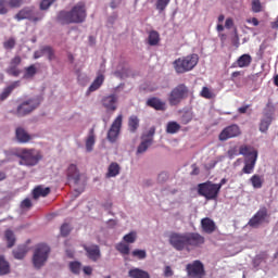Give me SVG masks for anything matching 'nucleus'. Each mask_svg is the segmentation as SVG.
Listing matches in <instances>:
<instances>
[{
  "mask_svg": "<svg viewBox=\"0 0 278 278\" xmlns=\"http://www.w3.org/2000/svg\"><path fill=\"white\" fill-rule=\"evenodd\" d=\"M169 244L176 251H190V249H199L205 244V237L199 232H172L169 235Z\"/></svg>",
  "mask_w": 278,
  "mask_h": 278,
  "instance_id": "f257e3e1",
  "label": "nucleus"
},
{
  "mask_svg": "<svg viewBox=\"0 0 278 278\" xmlns=\"http://www.w3.org/2000/svg\"><path fill=\"white\" fill-rule=\"evenodd\" d=\"M86 18H88L86 2H78L70 11L62 10L56 15V21L61 25H79L86 23Z\"/></svg>",
  "mask_w": 278,
  "mask_h": 278,
  "instance_id": "f03ea898",
  "label": "nucleus"
},
{
  "mask_svg": "<svg viewBox=\"0 0 278 278\" xmlns=\"http://www.w3.org/2000/svg\"><path fill=\"white\" fill-rule=\"evenodd\" d=\"M197 64H199L198 54H189L187 56H181L173 62L174 70L178 75H184V73L192 71V68H194Z\"/></svg>",
  "mask_w": 278,
  "mask_h": 278,
  "instance_id": "7ed1b4c3",
  "label": "nucleus"
},
{
  "mask_svg": "<svg viewBox=\"0 0 278 278\" xmlns=\"http://www.w3.org/2000/svg\"><path fill=\"white\" fill-rule=\"evenodd\" d=\"M20 157V166H36L42 160V154L36 149H22L17 154Z\"/></svg>",
  "mask_w": 278,
  "mask_h": 278,
  "instance_id": "20e7f679",
  "label": "nucleus"
},
{
  "mask_svg": "<svg viewBox=\"0 0 278 278\" xmlns=\"http://www.w3.org/2000/svg\"><path fill=\"white\" fill-rule=\"evenodd\" d=\"M219 192L220 186H216V184L212 181L198 185V194H200V197H204L207 201H214V199H218Z\"/></svg>",
  "mask_w": 278,
  "mask_h": 278,
  "instance_id": "39448f33",
  "label": "nucleus"
},
{
  "mask_svg": "<svg viewBox=\"0 0 278 278\" xmlns=\"http://www.w3.org/2000/svg\"><path fill=\"white\" fill-rule=\"evenodd\" d=\"M49 253H51V248L49 245L41 243L37 245L33 255V264L35 268H42L49 260Z\"/></svg>",
  "mask_w": 278,
  "mask_h": 278,
  "instance_id": "423d86ee",
  "label": "nucleus"
},
{
  "mask_svg": "<svg viewBox=\"0 0 278 278\" xmlns=\"http://www.w3.org/2000/svg\"><path fill=\"white\" fill-rule=\"evenodd\" d=\"M188 86L180 84L176 86L168 96L169 105H179L188 97Z\"/></svg>",
  "mask_w": 278,
  "mask_h": 278,
  "instance_id": "0eeeda50",
  "label": "nucleus"
},
{
  "mask_svg": "<svg viewBox=\"0 0 278 278\" xmlns=\"http://www.w3.org/2000/svg\"><path fill=\"white\" fill-rule=\"evenodd\" d=\"M40 105V98H30L24 102H22L16 109V116L23 117L27 116V114H31L34 110L38 109Z\"/></svg>",
  "mask_w": 278,
  "mask_h": 278,
  "instance_id": "6e6552de",
  "label": "nucleus"
},
{
  "mask_svg": "<svg viewBox=\"0 0 278 278\" xmlns=\"http://www.w3.org/2000/svg\"><path fill=\"white\" fill-rule=\"evenodd\" d=\"M121 129H123V114L117 115L113 121L108 131L106 140L112 143L116 142V140H118V136H121Z\"/></svg>",
  "mask_w": 278,
  "mask_h": 278,
  "instance_id": "1a4fd4ad",
  "label": "nucleus"
},
{
  "mask_svg": "<svg viewBox=\"0 0 278 278\" xmlns=\"http://www.w3.org/2000/svg\"><path fill=\"white\" fill-rule=\"evenodd\" d=\"M238 136H242V130L240 129V126H238V124H232L225 127L220 131V134L218 135V140L220 142H227V140H230L231 138H238Z\"/></svg>",
  "mask_w": 278,
  "mask_h": 278,
  "instance_id": "9d476101",
  "label": "nucleus"
},
{
  "mask_svg": "<svg viewBox=\"0 0 278 278\" xmlns=\"http://www.w3.org/2000/svg\"><path fill=\"white\" fill-rule=\"evenodd\" d=\"M188 277L203 278L205 277V266L201 261H193L186 266Z\"/></svg>",
  "mask_w": 278,
  "mask_h": 278,
  "instance_id": "9b49d317",
  "label": "nucleus"
},
{
  "mask_svg": "<svg viewBox=\"0 0 278 278\" xmlns=\"http://www.w3.org/2000/svg\"><path fill=\"white\" fill-rule=\"evenodd\" d=\"M16 21H33V23H38V21H42L45 18V15L42 13H37V16L34 15V11L29 8L22 9L18 11V13L15 15Z\"/></svg>",
  "mask_w": 278,
  "mask_h": 278,
  "instance_id": "f8f14e48",
  "label": "nucleus"
},
{
  "mask_svg": "<svg viewBox=\"0 0 278 278\" xmlns=\"http://www.w3.org/2000/svg\"><path fill=\"white\" fill-rule=\"evenodd\" d=\"M23 62V59L20 55H15L13 59H11L8 68L5 70V73L8 75H11V77H20L21 73L23 71L18 68Z\"/></svg>",
  "mask_w": 278,
  "mask_h": 278,
  "instance_id": "ddd939ff",
  "label": "nucleus"
},
{
  "mask_svg": "<svg viewBox=\"0 0 278 278\" xmlns=\"http://www.w3.org/2000/svg\"><path fill=\"white\" fill-rule=\"evenodd\" d=\"M268 216V208L266 206L261 207L256 214L249 220L248 225L250 227H260L262 225L263 220H266V217Z\"/></svg>",
  "mask_w": 278,
  "mask_h": 278,
  "instance_id": "4468645a",
  "label": "nucleus"
},
{
  "mask_svg": "<svg viewBox=\"0 0 278 278\" xmlns=\"http://www.w3.org/2000/svg\"><path fill=\"white\" fill-rule=\"evenodd\" d=\"M83 249L87 253V257L91 260V262H99L101 260V249L97 244L91 245H83Z\"/></svg>",
  "mask_w": 278,
  "mask_h": 278,
  "instance_id": "2eb2a0df",
  "label": "nucleus"
},
{
  "mask_svg": "<svg viewBox=\"0 0 278 278\" xmlns=\"http://www.w3.org/2000/svg\"><path fill=\"white\" fill-rule=\"evenodd\" d=\"M47 55L48 60L51 62L55 58V51L50 46H42L39 50L34 52V59L38 60Z\"/></svg>",
  "mask_w": 278,
  "mask_h": 278,
  "instance_id": "dca6fc26",
  "label": "nucleus"
},
{
  "mask_svg": "<svg viewBox=\"0 0 278 278\" xmlns=\"http://www.w3.org/2000/svg\"><path fill=\"white\" fill-rule=\"evenodd\" d=\"M116 103H118V97L116 94L106 96L102 99V104L109 112H116L118 108Z\"/></svg>",
  "mask_w": 278,
  "mask_h": 278,
  "instance_id": "f3484780",
  "label": "nucleus"
},
{
  "mask_svg": "<svg viewBox=\"0 0 278 278\" xmlns=\"http://www.w3.org/2000/svg\"><path fill=\"white\" fill-rule=\"evenodd\" d=\"M147 105L153 110H156V112H166V102L160 98L153 97L148 99Z\"/></svg>",
  "mask_w": 278,
  "mask_h": 278,
  "instance_id": "a211bd4d",
  "label": "nucleus"
},
{
  "mask_svg": "<svg viewBox=\"0 0 278 278\" xmlns=\"http://www.w3.org/2000/svg\"><path fill=\"white\" fill-rule=\"evenodd\" d=\"M21 87V80H15L11 83L9 86H7L2 92L0 93V101H5L16 90V88Z\"/></svg>",
  "mask_w": 278,
  "mask_h": 278,
  "instance_id": "6ab92c4d",
  "label": "nucleus"
},
{
  "mask_svg": "<svg viewBox=\"0 0 278 278\" xmlns=\"http://www.w3.org/2000/svg\"><path fill=\"white\" fill-rule=\"evenodd\" d=\"M201 227L204 233H214V231H216V223H214L210 217L201 219Z\"/></svg>",
  "mask_w": 278,
  "mask_h": 278,
  "instance_id": "aec40b11",
  "label": "nucleus"
},
{
  "mask_svg": "<svg viewBox=\"0 0 278 278\" xmlns=\"http://www.w3.org/2000/svg\"><path fill=\"white\" fill-rule=\"evenodd\" d=\"M253 58H251V54H242L238 58L237 62L232 66H238L239 68H248V66H251Z\"/></svg>",
  "mask_w": 278,
  "mask_h": 278,
  "instance_id": "412c9836",
  "label": "nucleus"
},
{
  "mask_svg": "<svg viewBox=\"0 0 278 278\" xmlns=\"http://www.w3.org/2000/svg\"><path fill=\"white\" fill-rule=\"evenodd\" d=\"M97 142V137L94 136V126L89 130L88 137L85 141L86 151L91 153L94 149V143Z\"/></svg>",
  "mask_w": 278,
  "mask_h": 278,
  "instance_id": "4be33fe9",
  "label": "nucleus"
},
{
  "mask_svg": "<svg viewBox=\"0 0 278 278\" xmlns=\"http://www.w3.org/2000/svg\"><path fill=\"white\" fill-rule=\"evenodd\" d=\"M67 179L73 180L75 184H79L80 175L77 165L71 164L67 168Z\"/></svg>",
  "mask_w": 278,
  "mask_h": 278,
  "instance_id": "5701e85b",
  "label": "nucleus"
},
{
  "mask_svg": "<svg viewBox=\"0 0 278 278\" xmlns=\"http://www.w3.org/2000/svg\"><path fill=\"white\" fill-rule=\"evenodd\" d=\"M105 81V76L103 74H100L96 77V79L92 81L90 87L87 90V94H90V92H97L101 86H103V83Z\"/></svg>",
  "mask_w": 278,
  "mask_h": 278,
  "instance_id": "b1692460",
  "label": "nucleus"
},
{
  "mask_svg": "<svg viewBox=\"0 0 278 278\" xmlns=\"http://www.w3.org/2000/svg\"><path fill=\"white\" fill-rule=\"evenodd\" d=\"M15 137L17 138L18 142L22 144H26V142H29L31 140V136L25 131V128L17 127L15 130Z\"/></svg>",
  "mask_w": 278,
  "mask_h": 278,
  "instance_id": "393cba45",
  "label": "nucleus"
},
{
  "mask_svg": "<svg viewBox=\"0 0 278 278\" xmlns=\"http://www.w3.org/2000/svg\"><path fill=\"white\" fill-rule=\"evenodd\" d=\"M28 251L29 249L27 248V244H21L13 250V257L15 260H25V255H27Z\"/></svg>",
  "mask_w": 278,
  "mask_h": 278,
  "instance_id": "a878e982",
  "label": "nucleus"
},
{
  "mask_svg": "<svg viewBox=\"0 0 278 278\" xmlns=\"http://www.w3.org/2000/svg\"><path fill=\"white\" fill-rule=\"evenodd\" d=\"M51 188L38 186L33 190V199H40V197H49Z\"/></svg>",
  "mask_w": 278,
  "mask_h": 278,
  "instance_id": "bb28decb",
  "label": "nucleus"
},
{
  "mask_svg": "<svg viewBox=\"0 0 278 278\" xmlns=\"http://www.w3.org/2000/svg\"><path fill=\"white\" fill-rule=\"evenodd\" d=\"M239 154L245 155L247 157H255L257 159V150H254L253 147L243 144L239 148Z\"/></svg>",
  "mask_w": 278,
  "mask_h": 278,
  "instance_id": "cd10ccee",
  "label": "nucleus"
},
{
  "mask_svg": "<svg viewBox=\"0 0 278 278\" xmlns=\"http://www.w3.org/2000/svg\"><path fill=\"white\" fill-rule=\"evenodd\" d=\"M128 277L130 278H151L149 271L140 268H132L128 271Z\"/></svg>",
  "mask_w": 278,
  "mask_h": 278,
  "instance_id": "c85d7f7f",
  "label": "nucleus"
},
{
  "mask_svg": "<svg viewBox=\"0 0 278 278\" xmlns=\"http://www.w3.org/2000/svg\"><path fill=\"white\" fill-rule=\"evenodd\" d=\"M255 162H257L256 156L248 157V160L245 161V165L242 168V173H244L245 175H251V173H253V169L255 168Z\"/></svg>",
  "mask_w": 278,
  "mask_h": 278,
  "instance_id": "c756f323",
  "label": "nucleus"
},
{
  "mask_svg": "<svg viewBox=\"0 0 278 278\" xmlns=\"http://www.w3.org/2000/svg\"><path fill=\"white\" fill-rule=\"evenodd\" d=\"M138 127H140V118L136 115H131L128 118V129L130 134H136L138 131Z\"/></svg>",
  "mask_w": 278,
  "mask_h": 278,
  "instance_id": "7c9ffc66",
  "label": "nucleus"
},
{
  "mask_svg": "<svg viewBox=\"0 0 278 278\" xmlns=\"http://www.w3.org/2000/svg\"><path fill=\"white\" fill-rule=\"evenodd\" d=\"M4 240H7L8 249H12V247L16 244V235H14V231H12V229H7L4 231Z\"/></svg>",
  "mask_w": 278,
  "mask_h": 278,
  "instance_id": "2f4dec72",
  "label": "nucleus"
},
{
  "mask_svg": "<svg viewBox=\"0 0 278 278\" xmlns=\"http://www.w3.org/2000/svg\"><path fill=\"white\" fill-rule=\"evenodd\" d=\"M271 123H273V116L268 115V113H265V117L261 121V124H260V131H262V134H266Z\"/></svg>",
  "mask_w": 278,
  "mask_h": 278,
  "instance_id": "473e14b6",
  "label": "nucleus"
},
{
  "mask_svg": "<svg viewBox=\"0 0 278 278\" xmlns=\"http://www.w3.org/2000/svg\"><path fill=\"white\" fill-rule=\"evenodd\" d=\"M117 175H121V165H118L116 162H113L109 165L106 177H117Z\"/></svg>",
  "mask_w": 278,
  "mask_h": 278,
  "instance_id": "72a5a7b5",
  "label": "nucleus"
},
{
  "mask_svg": "<svg viewBox=\"0 0 278 278\" xmlns=\"http://www.w3.org/2000/svg\"><path fill=\"white\" fill-rule=\"evenodd\" d=\"M160 43V33L157 30H151L148 37V45L155 47Z\"/></svg>",
  "mask_w": 278,
  "mask_h": 278,
  "instance_id": "f704fd0d",
  "label": "nucleus"
},
{
  "mask_svg": "<svg viewBox=\"0 0 278 278\" xmlns=\"http://www.w3.org/2000/svg\"><path fill=\"white\" fill-rule=\"evenodd\" d=\"M0 275H10V263L5 261L3 255H0Z\"/></svg>",
  "mask_w": 278,
  "mask_h": 278,
  "instance_id": "c9c22d12",
  "label": "nucleus"
},
{
  "mask_svg": "<svg viewBox=\"0 0 278 278\" xmlns=\"http://www.w3.org/2000/svg\"><path fill=\"white\" fill-rule=\"evenodd\" d=\"M181 129V125L177 122H168L166 126V134H177Z\"/></svg>",
  "mask_w": 278,
  "mask_h": 278,
  "instance_id": "e433bc0d",
  "label": "nucleus"
},
{
  "mask_svg": "<svg viewBox=\"0 0 278 278\" xmlns=\"http://www.w3.org/2000/svg\"><path fill=\"white\" fill-rule=\"evenodd\" d=\"M250 181L255 189L262 188L264 186V179H262V176L255 174L250 178Z\"/></svg>",
  "mask_w": 278,
  "mask_h": 278,
  "instance_id": "4c0bfd02",
  "label": "nucleus"
},
{
  "mask_svg": "<svg viewBox=\"0 0 278 278\" xmlns=\"http://www.w3.org/2000/svg\"><path fill=\"white\" fill-rule=\"evenodd\" d=\"M38 73V70L36 68V65H30L28 67H25V73L23 78L24 79H31Z\"/></svg>",
  "mask_w": 278,
  "mask_h": 278,
  "instance_id": "58836bf2",
  "label": "nucleus"
},
{
  "mask_svg": "<svg viewBox=\"0 0 278 278\" xmlns=\"http://www.w3.org/2000/svg\"><path fill=\"white\" fill-rule=\"evenodd\" d=\"M153 144V139H144L138 147L137 153H144Z\"/></svg>",
  "mask_w": 278,
  "mask_h": 278,
  "instance_id": "ea45409f",
  "label": "nucleus"
},
{
  "mask_svg": "<svg viewBox=\"0 0 278 278\" xmlns=\"http://www.w3.org/2000/svg\"><path fill=\"white\" fill-rule=\"evenodd\" d=\"M124 242L127 244H134L138 240V233L136 231H130L129 233L123 237Z\"/></svg>",
  "mask_w": 278,
  "mask_h": 278,
  "instance_id": "a19ab883",
  "label": "nucleus"
},
{
  "mask_svg": "<svg viewBox=\"0 0 278 278\" xmlns=\"http://www.w3.org/2000/svg\"><path fill=\"white\" fill-rule=\"evenodd\" d=\"M266 260H268V253L261 252L254 257L253 264L254 266H260V264H262V262H266Z\"/></svg>",
  "mask_w": 278,
  "mask_h": 278,
  "instance_id": "79ce46f5",
  "label": "nucleus"
},
{
  "mask_svg": "<svg viewBox=\"0 0 278 278\" xmlns=\"http://www.w3.org/2000/svg\"><path fill=\"white\" fill-rule=\"evenodd\" d=\"M170 3V0H156L155 8L157 12L162 13L166 8H168V4Z\"/></svg>",
  "mask_w": 278,
  "mask_h": 278,
  "instance_id": "37998d69",
  "label": "nucleus"
},
{
  "mask_svg": "<svg viewBox=\"0 0 278 278\" xmlns=\"http://www.w3.org/2000/svg\"><path fill=\"white\" fill-rule=\"evenodd\" d=\"M16 47V39L14 37H10L8 40L3 42V48L7 51H12Z\"/></svg>",
  "mask_w": 278,
  "mask_h": 278,
  "instance_id": "c03bdc74",
  "label": "nucleus"
},
{
  "mask_svg": "<svg viewBox=\"0 0 278 278\" xmlns=\"http://www.w3.org/2000/svg\"><path fill=\"white\" fill-rule=\"evenodd\" d=\"M116 250L122 253V255H129V245L127 243L119 242L116 245Z\"/></svg>",
  "mask_w": 278,
  "mask_h": 278,
  "instance_id": "a18cd8bd",
  "label": "nucleus"
},
{
  "mask_svg": "<svg viewBox=\"0 0 278 278\" xmlns=\"http://www.w3.org/2000/svg\"><path fill=\"white\" fill-rule=\"evenodd\" d=\"M70 270L74 275H79V273L81 271V263H79V262H71L70 263Z\"/></svg>",
  "mask_w": 278,
  "mask_h": 278,
  "instance_id": "49530a36",
  "label": "nucleus"
},
{
  "mask_svg": "<svg viewBox=\"0 0 278 278\" xmlns=\"http://www.w3.org/2000/svg\"><path fill=\"white\" fill-rule=\"evenodd\" d=\"M132 257H137V260H147V251L146 250H134Z\"/></svg>",
  "mask_w": 278,
  "mask_h": 278,
  "instance_id": "de8ad7c7",
  "label": "nucleus"
},
{
  "mask_svg": "<svg viewBox=\"0 0 278 278\" xmlns=\"http://www.w3.org/2000/svg\"><path fill=\"white\" fill-rule=\"evenodd\" d=\"M55 1H58V0H41L39 8L42 11L49 10L51 8V5L55 3Z\"/></svg>",
  "mask_w": 278,
  "mask_h": 278,
  "instance_id": "09e8293b",
  "label": "nucleus"
},
{
  "mask_svg": "<svg viewBox=\"0 0 278 278\" xmlns=\"http://www.w3.org/2000/svg\"><path fill=\"white\" fill-rule=\"evenodd\" d=\"M200 94L203 99H214V93L207 87H203Z\"/></svg>",
  "mask_w": 278,
  "mask_h": 278,
  "instance_id": "8fccbe9b",
  "label": "nucleus"
},
{
  "mask_svg": "<svg viewBox=\"0 0 278 278\" xmlns=\"http://www.w3.org/2000/svg\"><path fill=\"white\" fill-rule=\"evenodd\" d=\"M252 12L255 14L262 12V2L260 0H252Z\"/></svg>",
  "mask_w": 278,
  "mask_h": 278,
  "instance_id": "3c124183",
  "label": "nucleus"
},
{
  "mask_svg": "<svg viewBox=\"0 0 278 278\" xmlns=\"http://www.w3.org/2000/svg\"><path fill=\"white\" fill-rule=\"evenodd\" d=\"M70 233H71V225L63 224L61 226V236H63V238H66V236H68Z\"/></svg>",
  "mask_w": 278,
  "mask_h": 278,
  "instance_id": "603ef678",
  "label": "nucleus"
},
{
  "mask_svg": "<svg viewBox=\"0 0 278 278\" xmlns=\"http://www.w3.org/2000/svg\"><path fill=\"white\" fill-rule=\"evenodd\" d=\"M8 0H0V15L8 14Z\"/></svg>",
  "mask_w": 278,
  "mask_h": 278,
  "instance_id": "864d4df0",
  "label": "nucleus"
},
{
  "mask_svg": "<svg viewBox=\"0 0 278 278\" xmlns=\"http://www.w3.org/2000/svg\"><path fill=\"white\" fill-rule=\"evenodd\" d=\"M265 112H269L267 114L271 115V116L275 113V105L273 104V102L270 100L266 104Z\"/></svg>",
  "mask_w": 278,
  "mask_h": 278,
  "instance_id": "5fc2aeb1",
  "label": "nucleus"
},
{
  "mask_svg": "<svg viewBox=\"0 0 278 278\" xmlns=\"http://www.w3.org/2000/svg\"><path fill=\"white\" fill-rule=\"evenodd\" d=\"M8 4L10 8H21V5H23V0H9Z\"/></svg>",
  "mask_w": 278,
  "mask_h": 278,
  "instance_id": "6e6d98bb",
  "label": "nucleus"
},
{
  "mask_svg": "<svg viewBox=\"0 0 278 278\" xmlns=\"http://www.w3.org/2000/svg\"><path fill=\"white\" fill-rule=\"evenodd\" d=\"M157 181L159 184H164V181H168V173L163 172L159 174Z\"/></svg>",
  "mask_w": 278,
  "mask_h": 278,
  "instance_id": "4d7b16f0",
  "label": "nucleus"
},
{
  "mask_svg": "<svg viewBox=\"0 0 278 278\" xmlns=\"http://www.w3.org/2000/svg\"><path fill=\"white\" fill-rule=\"evenodd\" d=\"M229 157H236V155H240V152H238V148H232L228 150Z\"/></svg>",
  "mask_w": 278,
  "mask_h": 278,
  "instance_id": "13d9d810",
  "label": "nucleus"
},
{
  "mask_svg": "<svg viewBox=\"0 0 278 278\" xmlns=\"http://www.w3.org/2000/svg\"><path fill=\"white\" fill-rule=\"evenodd\" d=\"M173 275H174L173 268H170V266H165L164 276L165 277H173Z\"/></svg>",
  "mask_w": 278,
  "mask_h": 278,
  "instance_id": "bf43d9fd",
  "label": "nucleus"
},
{
  "mask_svg": "<svg viewBox=\"0 0 278 278\" xmlns=\"http://www.w3.org/2000/svg\"><path fill=\"white\" fill-rule=\"evenodd\" d=\"M22 207H31V200L29 198H26L22 204H21Z\"/></svg>",
  "mask_w": 278,
  "mask_h": 278,
  "instance_id": "052dcab7",
  "label": "nucleus"
},
{
  "mask_svg": "<svg viewBox=\"0 0 278 278\" xmlns=\"http://www.w3.org/2000/svg\"><path fill=\"white\" fill-rule=\"evenodd\" d=\"M249 108H251V104H247L244 106H241L238 109L239 114H247Z\"/></svg>",
  "mask_w": 278,
  "mask_h": 278,
  "instance_id": "680f3d73",
  "label": "nucleus"
},
{
  "mask_svg": "<svg viewBox=\"0 0 278 278\" xmlns=\"http://www.w3.org/2000/svg\"><path fill=\"white\" fill-rule=\"evenodd\" d=\"M225 27L227 29H231V27H233V20L231 17L227 18L225 22Z\"/></svg>",
  "mask_w": 278,
  "mask_h": 278,
  "instance_id": "e2e57ef3",
  "label": "nucleus"
},
{
  "mask_svg": "<svg viewBox=\"0 0 278 278\" xmlns=\"http://www.w3.org/2000/svg\"><path fill=\"white\" fill-rule=\"evenodd\" d=\"M153 136H155V127H152L149 129L148 135H147L148 140H153Z\"/></svg>",
  "mask_w": 278,
  "mask_h": 278,
  "instance_id": "0e129e2a",
  "label": "nucleus"
},
{
  "mask_svg": "<svg viewBox=\"0 0 278 278\" xmlns=\"http://www.w3.org/2000/svg\"><path fill=\"white\" fill-rule=\"evenodd\" d=\"M247 23H252V25H254V27H257V25H260V21L256 17L247 20Z\"/></svg>",
  "mask_w": 278,
  "mask_h": 278,
  "instance_id": "69168bd1",
  "label": "nucleus"
},
{
  "mask_svg": "<svg viewBox=\"0 0 278 278\" xmlns=\"http://www.w3.org/2000/svg\"><path fill=\"white\" fill-rule=\"evenodd\" d=\"M83 270L85 275H92V267L90 266H85Z\"/></svg>",
  "mask_w": 278,
  "mask_h": 278,
  "instance_id": "338daca9",
  "label": "nucleus"
},
{
  "mask_svg": "<svg viewBox=\"0 0 278 278\" xmlns=\"http://www.w3.org/2000/svg\"><path fill=\"white\" fill-rule=\"evenodd\" d=\"M110 8H112V10H116L118 8V2H116V0H112L110 2Z\"/></svg>",
  "mask_w": 278,
  "mask_h": 278,
  "instance_id": "774afa93",
  "label": "nucleus"
}]
</instances>
